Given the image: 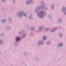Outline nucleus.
Wrapping results in <instances>:
<instances>
[{"label":"nucleus","mask_w":66,"mask_h":66,"mask_svg":"<svg viewBox=\"0 0 66 66\" xmlns=\"http://www.w3.org/2000/svg\"><path fill=\"white\" fill-rule=\"evenodd\" d=\"M20 39V38L18 37H17L16 38V41H18Z\"/></svg>","instance_id":"obj_1"},{"label":"nucleus","mask_w":66,"mask_h":66,"mask_svg":"<svg viewBox=\"0 0 66 66\" xmlns=\"http://www.w3.org/2000/svg\"><path fill=\"white\" fill-rule=\"evenodd\" d=\"M46 37H44L43 38V39L44 40H45V39H46Z\"/></svg>","instance_id":"obj_2"},{"label":"nucleus","mask_w":66,"mask_h":66,"mask_svg":"<svg viewBox=\"0 0 66 66\" xmlns=\"http://www.w3.org/2000/svg\"><path fill=\"white\" fill-rule=\"evenodd\" d=\"M59 45L60 46H62V45H63V44L62 43H60L59 44Z\"/></svg>","instance_id":"obj_3"},{"label":"nucleus","mask_w":66,"mask_h":66,"mask_svg":"<svg viewBox=\"0 0 66 66\" xmlns=\"http://www.w3.org/2000/svg\"><path fill=\"white\" fill-rule=\"evenodd\" d=\"M24 16H26V15L25 14L24 15Z\"/></svg>","instance_id":"obj_4"},{"label":"nucleus","mask_w":66,"mask_h":66,"mask_svg":"<svg viewBox=\"0 0 66 66\" xmlns=\"http://www.w3.org/2000/svg\"><path fill=\"white\" fill-rule=\"evenodd\" d=\"M65 14H66V13H65Z\"/></svg>","instance_id":"obj_5"}]
</instances>
